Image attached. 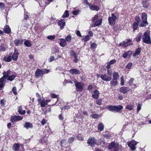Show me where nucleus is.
Returning a JSON list of instances; mask_svg holds the SVG:
<instances>
[{
	"label": "nucleus",
	"instance_id": "52",
	"mask_svg": "<svg viewBox=\"0 0 151 151\" xmlns=\"http://www.w3.org/2000/svg\"><path fill=\"white\" fill-rule=\"evenodd\" d=\"M75 139V137H72L69 138L68 140V142L69 143H70L74 141Z\"/></svg>",
	"mask_w": 151,
	"mask_h": 151
},
{
	"label": "nucleus",
	"instance_id": "16",
	"mask_svg": "<svg viewBox=\"0 0 151 151\" xmlns=\"http://www.w3.org/2000/svg\"><path fill=\"white\" fill-rule=\"evenodd\" d=\"M4 31L5 33L9 34L11 32V29L9 25H6L4 28Z\"/></svg>",
	"mask_w": 151,
	"mask_h": 151
},
{
	"label": "nucleus",
	"instance_id": "23",
	"mask_svg": "<svg viewBox=\"0 0 151 151\" xmlns=\"http://www.w3.org/2000/svg\"><path fill=\"white\" fill-rule=\"evenodd\" d=\"M129 89L128 88L124 87H122L120 89V91L124 93H126L127 91H129Z\"/></svg>",
	"mask_w": 151,
	"mask_h": 151
},
{
	"label": "nucleus",
	"instance_id": "30",
	"mask_svg": "<svg viewBox=\"0 0 151 151\" xmlns=\"http://www.w3.org/2000/svg\"><path fill=\"white\" fill-rule=\"evenodd\" d=\"M98 128L99 130L100 131H102L104 129V125L102 123H100L99 124Z\"/></svg>",
	"mask_w": 151,
	"mask_h": 151
},
{
	"label": "nucleus",
	"instance_id": "38",
	"mask_svg": "<svg viewBox=\"0 0 151 151\" xmlns=\"http://www.w3.org/2000/svg\"><path fill=\"white\" fill-rule=\"evenodd\" d=\"M67 144L66 140L64 139L62 140L60 142V145L62 146H64Z\"/></svg>",
	"mask_w": 151,
	"mask_h": 151
},
{
	"label": "nucleus",
	"instance_id": "53",
	"mask_svg": "<svg viewBox=\"0 0 151 151\" xmlns=\"http://www.w3.org/2000/svg\"><path fill=\"white\" fill-rule=\"evenodd\" d=\"M116 60L115 59H114L111 60L110 62H108V63L109 65H111L114 64L116 62Z\"/></svg>",
	"mask_w": 151,
	"mask_h": 151
},
{
	"label": "nucleus",
	"instance_id": "29",
	"mask_svg": "<svg viewBox=\"0 0 151 151\" xmlns=\"http://www.w3.org/2000/svg\"><path fill=\"white\" fill-rule=\"evenodd\" d=\"M140 52V48H138L136 50L135 52L133 54V56L134 57L136 56L139 55Z\"/></svg>",
	"mask_w": 151,
	"mask_h": 151
},
{
	"label": "nucleus",
	"instance_id": "9",
	"mask_svg": "<svg viewBox=\"0 0 151 151\" xmlns=\"http://www.w3.org/2000/svg\"><path fill=\"white\" fill-rule=\"evenodd\" d=\"M7 78L3 76L0 79V91L2 90L4 86V83L5 82Z\"/></svg>",
	"mask_w": 151,
	"mask_h": 151
},
{
	"label": "nucleus",
	"instance_id": "48",
	"mask_svg": "<svg viewBox=\"0 0 151 151\" xmlns=\"http://www.w3.org/2000/svg\"><path fill=\"white\" fill-rule=\"evenodd\" d=\"M26 14V13L25 12H24V19L22 20V22H24V20H27L29 18V16L27 14Z\"/></svg>",
	"mask_w": 151,
	"mask_h": 151
},
{
	"label": "nucleus",
	"instance_id": "55",
	"mask_svg": "<svg viewBox=\"0 0 151 151\" xmlns=\"http://www.w3.org/2000/svg\"><path fill=\"white\" fill-rule=\"evenodd\" d=\"M5 49V47L4 45H3L0 46V51H4Z\"/></svg>",
	"mask_w": 151,
	"mask_h": 151
},
{
	"label": "nucleus",
	"instance_id": "62",
	"mask_svg": "<svg viewBox=\"0 0 151 151\" xmlns=\"http://www.w3.org/2000/svg\"><path fill=\"white\" fill-rule=\"evenodd\" d=\"M55 58L54 56H51L50 58L49 59L48 61L49 62H51L54 60Z\"/></svg>",
	"mask_w": 151,
	"mask_h": 151
},
{
	"label": "nucleus",
	"instance_id": "2",
	"mask_svg": "<svg viewBox=\"0 0 151 151\" xmlns=\"http://www.w3.org/2000/svg\"><path fill=\"white\" fill-rule=\"evenodd\" d=\"M49 72V70L47 69L42 70L39 69H37L35 73V76L36 77L41 76Z\"/></svg>",
	"mask_w": 151,
	"mask_h": 151
},
{
	"label": "nucleus",
	"instance_id": "19",
	"mask_svg": "<svg viewBox=\"0 0 151 151\" xmlns=\"http://www.w3.org/2000/svg\"><path fill=\"white\" fill-rule=\"evenodd\" d=\"M23 40L22 39H16L14 41V44L15 45L17 46L22 44Z\"/></svg>",
	"mask_w": 151,
	"mask_h": 151
},
{
	"label": "nucleus",
	"instance_id": "34",
	"mask_svg": "<svg viewBox=\"0 0 151 151\" xmlns=\"http://www.w3.org/2000/svg\"><path fill=\"white\" fill-rule=\"evenodd\" d=\"M69 16V14L68 11L67 10H66L64 14L62 16V17L63 18H67Z\"/></svg>",
	"mask_w": 151,
	"mask_h": 151
},
{
	"label": "nucleus",
	"instance_id": "42",
	"mask_svg": "<svg viewBox=\"0 0 151 151\" xmlns=\"http://www.w3.org/2000/svg\"><path fill=\"white\" fill-rule=\"evenodd\" d=\"M133 106H134L132 104H129L126 106V108L127 109H128L129 110H131L133 109Z\"/></svg>",
	"mask_w": 151,
	"mask_h": 151
},
{
	"label": "nucleus",
	"instance_id": "1",
	"mask_svg": "<svg viewBox=\"0 0 151 151\" xmlns=\"http://www.w3.org/2000/svg\"><path fill=\"white\" fill-rule=\"evenodd\" d=\"M141 14L142 22L139 24V26L141 27H145L148 24L147 20V15L145 13H142Z\"/></svg>",
	"mask_w": 151,
	"mask_h": 151
},
{
	"label": "nucleus",
	"instance_id": "43",
	"mask_svg": "<svg viewBox=\"0 0 151 151\" xmlns=\"http://www.w3.org/2000/svg\"><path fill=\"white\" fill-rule=\"evenodd\" d=\"M4 60L6 62H9L11 61L12 58L11 56H9L7 58H4Z\"/></svg>",
	"mask_w": 151,
	"mask_h": 151
},
{
	"label": "nucleus",
	"instance_id": "41",
	"mask_svg": "<svg viewBox=\"0 0 151 151\" xmlns=\"http://www.w3.org/2000/svg\"><path fill=\"white\" fill-rule=\"evenodd\" d=\"M71 36L70 35H69L66 37L65 40L66 42H70L71 41Z\"/></svg>",
	"mask_w": 151,
	"mask_h": 151
},
{
	"label": "nucleus",
	"instance_id": "10",
	"mask_svg": "<svg viewBox=\"0 0 151 151\" xmlns=\"http://www.w3.org/2000/svg\"><path fill=\"white\" fill-rule=\"evenodd\" d=\"M23 119V117L21 116H14L11 117L10 121L14 122L16 121H19L22 120Z\"/></svg>",
	"mask_w": 151,
	"mask_h": 151
},
{
	"label": "nucleus",
	"instance_id": "11",
	"mask_svg": "<svg viewBox=\"0 0 151 151\" xmlns=\"http://www.w3.org/2000/svg\"><path fill=\"white\" fill-rule=\"evenodd\" d=\"M58 25L60 27L61 29H63L65 25V22L64 19H61L58 21Z\"/></svg>",
	"mask_w": 151,
	"mask_h": 151
},
{
	"label": "nucleus",
	"instance_id": "61",
	"mask_svg": "<svg viewBox=\"0 0 151 151\" xmlns=\"http://www.w3.org/2000/svg\"><path fill=\"white\" fill-rule=\"evenodd\" d=\"M5 4L4 3L1 2L0 3V8L1 9H3L4 8Z\"/></svg>",
	"mask_w": 151,
	"mask_h": 151
},
{
	"label": "nucleus",
	"instance_id": "14",
	"mask_svg": "<svg viewBox=\"0 0 151 151\" xmlns=\"http://www.w3.org/2000/svg\"><path fill=\"white\" fill-rule=\"evenodd\" d=\"M101 78L103 80L106 81H109L111 79V76H108L107 75L105 74L101 75Z\"/></svg>",
	"mask_w": 151,
	"mask_h": 151
},
{
	"label": "nucleus",
	"instance_id": "39",
	"mask_svg": "<svg viewBox=\"0 0 151 151\" xmlns=\"http://www.w3.org/2000/svg\"><path fill=\"white\" fill-rule=\"evenodd\" d=\"M23 22V23H22V28H23L24 30H26L28 27V24L24 22Z\"/></svg>",
	"mask_w": 151,
	"mask_h": 151
},
{
	"label": "nucleus",
	"instance_id": "46",
	"mask_svg": "<svg viewBox=\"0 0 151 151\" xmlns=\"http://www.w3.org/2000/svg\"><path fill=\"white\" fill-rule=\"evenodd\" d=\"M135 20L137 22H136L138 23L139 25V24H140V18L139 17L137 16L135 17Z\"/></svg>",
	"mask_w": 151,
	"mask_h": 151
},
{
	"label": "nucleus",
	"instance_id": "12",
	"mask_svg": "<svg viewBox=\"0 0 151 151\" xmlns=\"http://www.w3.org/2000/svg\"><path fill=\"white\" fill-rule=\"evenodd\" d=\"M36 95L38 104H44L43 103L44 99H42L40 95L37 93H36Z\"/></svg>",
	"mask_w": 151,
	"mask_h": 151
},
{
	"label": "nucleus",
	"instance_id": "17",
	"mask_svg": "<svg viewBox=\"0 0 151 151\" xmlns=\"http://www.w3.org/2000/svg\"><path fill=\"white\" fill-rule=\"evenodd\" d=\"M99 91L96 90L93 92V93L92 95V97L95 99H97L99 97Z\"/></svg>",
	"mask_w": 151,
	"mask_h": 151
},
{
	"label": "nucleus",
	"instance_id": "33",
	"mask_svg": "<svg viewBox=\"0 0 151 151\" xmlns=\"http://www.w3.org/2000/svg\"><path fill=\"white\" fill-rule=\"evenodd\" d=\"M16 76L14 75H13L7 77V80L10 81H12L16 77Z\"/></svg>",
	"mask_w": 151,
	"mask_h": 151
},
{
	"label": "nucleus",
	"instance_id": "59",
	"mask_svg": "<svg viewBox=\"0 0 151 151\" xmlns=\"http://www.w3.org/2000/svg\"><path fill=\"white\" fill-rule=\"evenodd\" d=\"M79 12V10L74 11L72 12V14L74 15H77L78 14Z\"/></svg>",
	"mask_w": 151,
	"mask_h": 151
},
{
	"label": "nucleus",
	"instance_id": "49",
	"mask_svg": "<svg viewBox=\"0 0 151 151\" xmlns=\"http://www.w3.org/2000/svg\"><path fill=\"white\" fill-rule=\"evenodd\" d=\"M13 94L15 95H17V88H16L14 86V87L12 90Z\"/></svg>",
	"mask_w": 151,
	"mask_h": 151
},
{
	"label": "nucleus",
	"instance_id": "44",
	"mask_svg": "<svg viewBox=\"0 0 151 151\" xmlns=\"http://www.w3.org/2000/svg\"><path fill=\"white\" fill-rule=\"evenodd\" d=\"M47 38L50 40H54L55 39V37L54 35L48 36L47 37Z\"/></svg>",
	"mask_w": 151,
	"mask_h": 151
},
{
	"label": "nucleus",
	"instance_id": "45",
	"mask_svg": "<svg viewBox=\"0 0 151 151\" xmlns=\"http://www.w3.org/2000/svg\"><path fill=\"white\" fill-rule=\"evenodd\" d=\"M138 23L135 22L134 23L133 27L134 30H135L137 29L138 27Z\"/></svg>",
	"mask_w": 151,
	"mask_h": 151
},
{
	"label": "nucleus",
	"instance_id": "31",
	"mask_svg": "<svg viewBox=\"0 0 151 151\" xmlns=\"http://www.w3.org/2000/svg\"><path fill=\"white\" fill-rule=\"evenodd\" d=\"M83 38L82 39V40L84 41V42H87L90 39V37L89 35H87L83 36Z\"/></svg>",
	"mask_w": 151,
	"mask_h": 151
},
{
	"label": "nucleus",
	"instance_id": "64",
	"mask_svg": "<svg viewBox=\"0 0 151 151\" xmlns=\"http://www.w3.org/2000/svg\"><path fill=\"white\" fill-rule=\"evenodd\" d=\"M92 117L94 119H96L98 118L99 116V115L97 114H92L91 115Z\"/></svg>",
	"mask_w": 151,
	"mask_h": 151
},
{
	"label": "nucleus",
	"instance_id": "35",
	"mask_svg": "<svg viewBox=\"0 0 151 151\" xmlns=\"http://www.w3.org/2000/svg\"><path fill=\"white\" fill-rule=\"evenodd\" d=\"M128 146L130 147L131 150L132 151L134 150L136 148V146H134V145H133L132 144V145L131 144H130L129 143L128 144Z\"/></svg>",
	"mask_w": 151,
	"mask_h": 151
},
{
	"label": "nucleus",
	"instance_id": "26",
	"mask_svg": "<svg viewBox=\"0 0 151 151\" xmlns=\"http://www.w3.org/2000/svg\"><path fill=\"white\" fill-rule=\"evenodd\" d=\"M147 0H142V4L144 7L147 8L148 7L149 4L147 2Z\"/></svg>",
	"mask_w": 151,
	"mask_h": 151
},
{
	"label": "nucleus",
	"instance_id": "15",
	"mask_svg": "<svg viewBox=\"0 0 151 151\" xmlns=\"http://www.w3.org/2000/svg\"><path fill=\"white\" fill-rule=\"evenodd\" d=\"M17 48H15L14 52L12 56V59L13 60H16L18 58V55H19V53L18 51L17 50Z\"/></svg>",
	"mask_w": 151,
	"mask_h": 151
},
{
	"label": "nucleus",
	"instance_id": "36",
	"mask_svg": "<svg viewBox=\"0 0 151 151\" xmlns=\"http://www.w3.org/2000/svg\"><path fill=\"white\" fill-rule=\"evenodd\" d=\"M142 34L139 33L138 34L137 36L136 37V40L137 42H139L141 38Z\"/></svg>",
	"mask_w": 151,
	"mask_h": 151
},
{
	"label": "nucleus",
	"instance_id": "51",
	"mask_svg": "<svg viewBox=\"0 0 151 151\" xmlns=\"http://www.w3.org/2000/svg\"><path fill=\"white\" fill-rule=\"evenodd\" d=\"M129 143L131 144L132 145H133L136 146L137 144L138 143V142L134 140H132L130 142H129Z\"/></svg>",
	"mask_w": 151,
	"mask_h": 151
},
{
	"label": "nucleus",
	"instance_id": "37",
	"mask_svg": "<svg viewBox=\"0 0 151 151\" xmlns=\"http://www.w3.org/2000/svg\"><path fill=\"white\" fill-rule=\"evenodd\" d=\"M51 101V99L49 98L48 99H47L46 97L44 99V101L43 102V103L45 104H47L48 103H49Z\"/></svg>",
	"mask_w": 151,
	"mask_h": 151
},
{
	"label": "nucleus",
	"instance_id": "20",
	"mask_svg": "<svg viewBox=\"0 0 151 151\" xmlns=\"http://www.w3.org/2000/svg\"><path fill=\"white\" fill-rule=\"evenodd\" d=\"M132 54V51H128L123 54V57L124 58H126L128 57H130L131 55Z\"/></svg>",
	"mask_w": 151,
	"mask_h": 151
},
{
	"label": "nucleus",
	"instance_id": "13",
	"mask_svg": "<svg viewBox=\"0 0 151 151\" xmlns=\"http://www.w3.org/2000/svg\"><path fill=\"white\" fill-rule=\"evenodd\" d=\"M69 72L70 73L75 75L79 74L81 73L80 70L77 69H71Z\"/></svg>",
	"mask_w": 151,
	"mask_h": 151
},
{
	"label": "nucleus",
	"instance_id": "4",
	"mask_svg": "<svg viewBox=\"0 0 151 151\" xmlns=\"http://www.w3.org/2000/svg\"><path fill=\"white\" fill-rule=\"evenodd\" d=\"M107 108L110 111H118L123 108V106L121 105L118 106H109Z\"/></svg>",
	"mask_w": 151,
	"mask_h": 151
},
{
	"label": "nucleus",
	"instance_id": "58",
	"mask_svg": "<svg viewBox=\"0 0 151 151\" xmlns=\"http://www.w3.org/2000/svg\"><path fill=\"white\" fill-rule=\"evenodd\" d=\"M70 108V107L69 105H66L64 107H62L61 109L62 110L68 109Z\"/></svg>",
	"mask_w": 151,
	"mask_h": 151
},
{
	"label": "nucleus",
	"instance_id": "7",
	"mask_svg": "<svg viewBox=\"0 0 151 151\" xmlns=\"http://www.w3.org/2000/svg\"><path fill=\"white\" fill-rule=\"evenodd\" d=\"M75 86L77 88V90L78 91L81 92L82 91L83 87L84 86V84L82 82H75Z\"/></svg>",
	"mask_w": 151,
	"mask_h": 151
},
{
	"label": "nucleus",
	"instance_id": "21",
	"mask_svg": "<svg viewBox=\"0 0 151 151\" xmlns=\"http://www.w3.org/2000/svg\"><path fill=\"white\" fill-rule=\"evenodd\" d=\"M24 127L27 129H31L33 127L32 124L29 122H26L24 125Z\"/></svg>",
	"mask_w": 151,
	"mask_h": 151
},
{
	"label": "nucleus",
	"instance_id": "22",
	"mask_svg": "<svg viewBox=\"0 0 151 151\" xmlns=\"http://www.w3.org/2000/svg\"><path fill=\"white\" fill-rule=\"evenodd\" d=\"M67 44L66 41L64 39L61 38L60 39V46L62 47H65Z\"/></svg>",
	"mask_w": 151,
	"mask_h": 151
},
{
	"label": "nucleus",
	"instance_id": "63",
	"mask_svg": "<svg viewBox=\"0 0 151 151\" xmlns=\"http://www.w3.org/2000/svg\"><path fill=\"white\" fill-rule=\"evenodd\" d=\"M93 88L92 86L91 85H90L88 86V90L89 92H91L92 91V90L93 89Z\"/></svg>",
	"mask_w": 151,
	"mask_h": 151
},
{
	"label": "nucleus",
	"instance_id": "24",
	"mask_svg": "<svg viewBox=\"0 0 151 151\" xmlns=\"http://www.w3.org/2000/svg\"><path fill=\"white\" fill-rule=\"evenodd\" d=\"M118 83L117 80L112 79L111 81L110 84L111 86H116Z\"/></svg>",
	"mask_w": 151,
	"mask_h": 151
},
{
	"label": "nucleus",
	"instance_id": "56",
	"mask_svg": "<svg viewBox=\"0 0 151 151\" xmlns=\"http://www.w3.org/2000/svg\"><path fill=\"white\" fill-rule=\"evenodd\" d=\"M132 65V63H128L126 66V68L129 69H130Z\"/></svg>",
	"mask_w": 151,
	"mask_h": 151
},
{
	"label": "nucleus",
	"instance_id": "28",
	"mask_svg": "<svg viewBox=\"0 0 151 151\" xmlns=\"http://www.w3.org/2000/svg\"><path fill=\"white\" fill-rule=\"evenodd\" d=\"M18 112L19 114L21 115H23L24 114L25 112V110H22V108L21 106L19 107Z\"/></svg>",
	"mask_w": 151,
	"mask_h": 151
},
{
	"label": "nucleus",
	"instance_id": "27",
	"mask_svg": "<svg viewBox=\"0 0 151 151\" xmlns=\"http://www.w3.org/2000/svg\"><path fill=\"white\" fill-rule=\"evenodd\" d=\"M102 22V19H100L97 21V22H95L94 23V24L93 25V27H96L100 25Z\"/></svg>",
	"mask_w": 151,
	"mask_h": 151
},
{
	"label": "nucleus",
	"instance_id": "5",
	"mask_svg": "<svg viewBox=\"0 0 151 151\" xmlns=\"http://www.w3.org/2000/svg\"><path fill=\"white\" fill-rule=\"evenodd\" d=\"M12 148L15 151H24V146L22 144L15 143L13 146Z\"/></svg>",
	"mask_w": 151,
	"mask_h": 151
},
{
	"label": "nucleus",
	"instance_id": "50",
	"mask_svg": "<svg viewBox=\"0 0 151 151\" xmlns=\"http://www.w3.org/2000/svg\"><path fill=\"white\" fill-rule=\"evenodd\" d=\"M98 15L97 14H96L95 15L94 17L93 18L92 21L93 23H94L98 19Z\"/></svg>",
	"mask_w": 151,
	"mask_h": 151
},
{
	"label": "nucleus",
	"instance_id": "18",
	"mask_svg": "<svg viewBox=\"0 0 151 151\" xmlns=\"http://www.w3.org/2000/svg\"><path fill=\"white\" fill-rule=\"evenodd\" d=\"M89 6L90 9L91 10L98 11L99 9V6L89 4Z\"/></svg>",
	"mask_w": 151,
	"mask_h": 151
},
{
	"label": "nucleus",
	"instance_id": "32",
	"mask_svg": "<svg viewBox=\"0 0 151 151\" xmlns=\"http://www.w3.org/2000/svg\"><path fill=\"white\" fill-rule=\"evenodd\" d=\"M11 72H12V71L9 70H8L6 72H4L3 73L4 76L7 78V77L11 74Z\"/></svg>",
	"mask_w": 151,
	"mask_h": 151
},
{
	"label": "nucleus",
	"instance_id": "8",
	"mask_svg": "<svg viewBox=\"0 0 151 151\" xmlns=\"http://www.w3.org/2000/svg\"><path fill=\"white\" fill-rule=\"evenodd\" d=\"M96 142V140L95 138L94 137H91L89 138L87 143L93 147L94 146Z\"/></svg>",
	"mask_w": 151,
	"mask_h": 151
},
{
	"label": "nucleus",
	"instance_id": "40",
	"mask_svg": "<svg viewBox=\"0 0 151 151\" xmlns=\"http://www.w3.org/2000/svg\"><path fill=\"white\" fill-rule=\"evenodd\" d=\"M24 45L27 47H29L31 45V42L29 40H26L24 43Z\"/></svg>",
	"mask_w": 151,
	"mask_h": 151
},
{
	"label": "nucleus",
	"instance_id": "25",
	"mask_svg": "<svg viewBox=\"0 0 151 151\" xmlns=\"http://www.w3.org/2000/svg\"><path fill=\"white\" fill-rule=\"evenodd\" d=\"M113 79L115 80H118L119 78V75L118 73L114 72L113 74Z\"/></svg>",
	"mask_w": 151,
	"mask_h": 151
},
{
	"label": "nucleus",
	"instance_id": "6",
	"mask_svg": "<svg viewBox=\"0 0 151 151\" xmlns=\"http://www.w3.org/2000/svg\"><path fill=\"white\" fill-rule=\"evenodd\" d=\"M117 18L114 14H111V17H109L108 18V21L110 24L111 26H113L114 25L116 22V20Z\"/></svg>",
	"mask_w": 151,
	"mask_h": 151
},
{
	"label": "nucleus",
	"instance_id": "57",
	"mask_svg": "<svg viewBox=\"0 0 151 151\" xmlns=\"http://www.w3.org/2000/svg\"><path fill=\"white\" fill-rule=\"evenodd\" d=\"M51 96L52 98H57L58 97V95H56L54 93H51Z\"/></svg>",
	"mask_w": 151,
	"mask_h": 151
},
{
	"label": "nucleus",
	"instance_id": "60",
	"mask_svg": "<svg viewBox=\"0 0 151 151\" xmlns=\"http://www.w3.org/2000/svg\"><path fill=\"white\" fill-rule=\"evenodd\" d=\"M97 45L95 43H93L91 44V46L92 48L95 49Z\"/></svg>",
	"mask_w": 151,
	"mask_h": 151
},
{
	"label": "nucleus",
	"instance_id": "54",
	"mask_svg": "<svg viewBox=\"0 0 151 151\" xmlns=\"http://www.w3.org/2000/svg\"><path fill=\"white\" fill-rule=\"evenodd\" d=\"M124 78L123 76H122L121 78V83L120 84L121 86H123L124 84Z\"/></svg>",
	"mask_w": 151,
	"mask_h": 151
},
{
	"label": "nucleus",
	"instance_id": "47",
	"mask_svg": "<svg viewBox=\"0 0 151 151\" xmlns=\"http://www.w3.org/2000/svg\"><path fill=\"white\" fill-rule=\"evenodd\" d=\"M104 143L105 142L104 141H103L101 139H100L98 141L97 145H101L102 144H104Z\"/></svg>",
	"mask_w": 151,
	"mask_h": 151
},
{
	"label": "nucleus",
	"instance_id": "3",
	"mask_svg": "<svg viewBox=\"0 0 151 151\" xmlns=\"http://www.w3.org/2000/svg\"><path fill=\"white\" fill-rule=\"evenodd\" d=\"M142 40L144 43L150 44L151 43L149 34L148 32H145L143 36Z\"/></svg>",
	"mask_w": 151,
	"mask_h": 151
}]
</instances>
